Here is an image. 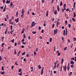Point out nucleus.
Segmentation results:
<instances>
[{
	"mask_svg": "<svg viewBox=\"0 0 76 76\" xmlns=\"http://www.w3.org/2000/svg\"><path fill=\"white\" fill-rule=\"evenodd\" d=\"M59 25H60V23L59 22H58L57 23V26L58 27V26Z\"/></svg>",
	"mask_w": 76,
	"mask_h": 76,
	"instance_id": "obj_36",
	"label": "nucleus"
},
{
	"mask_svg": "<svg viewBox=\"0 0 76 76\" xmlns=\"http://www.w3.org/2000/svg\"><path fill=\"white\" fill-rule=\"evenodd\" d=\"M16 16H18V11L16 13Z\"/></svg>",
	"mask_w": 76,
	"mask_h": 76,
	"instance_id": "obj_49",
	"label": "nucleus"
},
{
	"mask_svg": "<svg viewBox=\"0 0 76 76\" xmlns=\"http://www.w3.org/2000/svg\"><path fill=\"white\" fill-rule=\"evenodd\" d=\"M54 13L55 15H57V10H56L54 12Z\"/></svg>",
	"mask_w": 76,
	"mask_h": 76,
	"instance_id": "obj_37",
	"label": "nucleus"
},
{
	"mask_svg": "<svg viewBox=\"0 0 76 76\" xmlns=\"http://www.w3.org/2000/svg\"><path fill=\"white\" fill-rule=\"evenodd\" d=\"M58 60H57L56 61V63H55V64H57V63H58Z\"/></svg>",
	"mask_w": 76,
	"mask_h": 76,
	"instance_id": "obj_51",
	"label": "nucleus"
},
{
	"mask_svg": "<svg viewBox=\"0 0 76 76\" xmlns=\"http://www.w3.org/2000/svg\"><path fill=\"white\" fill-rule=\"evenodd\" d=\"M24 13H25V10H24L23 9L22 10V12H21V14H24Z\"/></svg>",
	"mask_w": 76,
	"mask_h": 76,
	"instance_id": "obj_5",
	"label": "nucleus"
},
{
	"mask_svg": "<svg viewBox=\"0 0 76 76\" xmlns=\"http://www.w3.org/2000/svg\"><path fill=\"white\" fill-rule=\"evenodd\" d=\"M43 73H44V71H42L41 72V75H43Z\"/></svg>",
	"mask_w": 76,
	"mask_h": 76,
	"instance_id": "obj_35",
	"label": "nucleus"
},
{
	"mask_svg": "<svg viewBox=\"0 0 76 76\" xmlns=\"http://www.w3.org/2000/svg\"><path fill=\"white\" fill-rule=\"evenodd\" d=\"M22 72H21L20 73H18V75H20V76H22Z\"/></svg>",
	"mask_w": 76,
	"mask_h": 76,
	"instance_id": "obj_45",
	"label": "nucleus"
},
{
	"mask_svg": "<svg viewBox=\"0 0 76 76\" xmlns=\"http://www.w3.org/2000/svg\"><path fill=\"white\" fill-rule=\"evenodd\" d=\"M57 67V66H55L53 68V70H54L55 69H56V68Z\"/></svg>",
	"mask_w": 76,
	"mask_h": 76,
	"instance_id": "obj_14",
	"label": "nucleus"
},
{
	"mask_svg": "<svg viewBox=\"0 0 76 76\" xmlns=\"http://www.w3.org/2000/svg\"><path fill=\"white\" fill-rule=\"evenodd\" d=\"M12 6H13V4L12 2H11L10 5V7H12Z\"/></svg>",
	"mask_w": 76,
	"mask_h": 76,
	"instance_id": "obj_10",
	"label": "nucleus"
},
{
	"mask_svg": "<svg viewBox=\"0 0 76 76\" xmlns=\"http://www.w3.org/2000/svg\"><path fill=\"white\" fill-rule=\"evenodd\" d=\"M14 41H15V39H12V40H11L10 41V42H12V43H13L14 42Z\"/></svg>",
	"mask_w": 76,
	"mask_h": 76,
	"instance_id": "obj_23",
	"label": "nucleus"
},
{
	"mask_svg": "<svg viewBox=\"0 0 76 76\" xmlns=\"http://www.w3.org/2000/svg\"><path fill=\"white\" fill-rule=\"evenodd\" d=\"M52 38H50V42H52Z\"/></svg>",
	"mask_w": 76,
	"mask_h": 76,
	"instance_id": "obj_40",
	"label": "nucleus"
},
{
	"mask_svg": "<svg viewBox=\"0 0 76 76\" xmlns=\"http://www.w3.org/2000/svg\"><path fill=\"white\" fill-rule=\"evenodd\" d=\"M15 21L16 22V23H18L19 22V18H18L17 19H15Z\"/></svg>",
	"mask_w": 76,
	"mask_h": 76,
	"instance_id": "obj_3",
	"label": "nucleus"
},
{
	"mask_svg": "<svg viewBox=\"0 0 76 76\" xmlns=\"http://www.w3.org/2000/svg\"><path fill=\"white\" fill-rule=\"evenodd\" d=\"M75 60V58L73 57L72 58H71V60Z\"/></svg>",
	"mask_w": 76,
	"mask_h": 76,
	"instance_id": "obj_43",
	"label": "nucleus"
},
{
	"mask_svg": "<svg viewBox=\"0 0 76 76\" xmlns=\"http://www.w3.org/2000/svg\"><path fill=\"white\" fill-rule=\"evenodd\" d=\"M65 30H66V33H67V29L66 27V28Z\"/></svg>",
	"mask_w": 76,
	"mask_h": 76,
	"instance_id": "obj_41",
	"label": "nucleus"
},
{
	"mask_svg": "<svg viewBox=\"0 0 76 76\" xmlns=\"http://www.w3.org/2000/svg\"><path fill=\"white\" fill-rule=\"evenodd\" d=\"M4 6L5 7L3 10V12H5V11H6V5H5Z\"/></svg>",
	"mask_w": 76,
	"mask_h": 76,
	"instance_id": "obj_7",
	"label": "nucleus"
},
{
	"mask_svg": "<svg viewBox=\"0 0 76 76\" xmlns=\"http://www.w3.org/2000/svg\"><path fill=\"white\" fill-rule=\"evenodd\" d=\"M73 14H74V16H73V17H74V18H75V17H76V14H75V12H74Z\"/></svg>",
	"mask_w": 76,
	"mask_h": 76,
	"instance_id": "obj_13",
	"label": "nucleus"
},
{
	"mask_svg": "<svg viewBox=\"0 0 76 76\" xmlns=\"http://www.w3.org/2000/svg\"><path fill=\"white\" fill-rule=\"evenodd\" d=\"M21 71H22V69H19V73L21 72Z\"/></svg>",
	"mask_w": 76,
	"mask_h": 76,
	"instance_id": "obj_38",
	"label": "nucleus"
},
{
	"mask_svg": "<svg viewBox=\"0 0 76 76\" xmlns=\"http://www.w3.org/2000/svg\"><path fill=\"white\" fill-rule=\"evenodd\" d=\"M54 11H55V9L54 8V7L53 6V7L52 12H54Z\"/></svg>",
	"mask_w": 76,
	"mask_h": 76,
	"instance_id": "obj_22",
	"label": "nucleus"
},
{
	"mask_svg": "<svg viewBox=\"0 0 76 76\" xmlns=\"http://www.w3.org/2000/svg\"><path fill=\"white\" fill-rule=\"evenodd\" d=\"M65 30H64V34H63V35H64V36H65V35H66V33L65 32Z\"/></svg>",
	"mask_w": 76,
	"mask_h": 76,
	"instance_id": "obj_17",
	"label": "nucleus"
},
{
	"mask_svg": "<svg viewBox=\"0 0 76 76\" xmlns=\"http://www.w3.org/2000/svg\"><path fill=\"white\" fill-rule=\"evenodd\" d=\"M4 44H5V43H2V44H1L2 47H3V46H4Z\"/></svg>",
	"mask_w": 76,
	"mask_h": 76,
	"instance_id": "obj_39",
	"label": "nucleus"
},
{
	"mask_svg": "<svg viewBox=\"0 0 76 76\" xmlns=\"http://www.w3.org/2000/svg\"><path fill=\"white\" fill-rule=\"evenodd\" d=\"M7 32V28L6 29V31H5V34H6Z\"/></svg>",
	"mask_w": 76,
	"mask_h": 76,
	"instance_id": "obj_25",
	"label": "nucleus"
},
{
	"mask_svg": "<svg viewBox=\"0 0 76 76\" xmlns=\"http://www.w3.org/2000/svg\"><path fill=\"white\" fill-rule=\"evenodd\" d=\"M72 20H73V21H74V22H75V21H76V20H75V18H72Z\"/></svg>",
	"mask_w": 76,
	"mask_h": 76,
	"instance_id": "obj_32",
	"label": "nucleus"
},
{
	"mask_svg": "<svg viewBox=\"0 0 76 76\" xmlns=\"http://www.w3.org/2000/svg\"><path fill=\"white\" fill-rule=\"evenodd\" d=\"M64 9H62V12L63 13L64 12Z\"/></svg>",
	"mask_w": 76,
	"mask_h": 76,
	"instance_id": "obj_59",
	"label": "nucleus"
},
{
	"mask_svg": "<svg viewBox=\"0 0 76 76\" xmlns=\"http://www.w3.org/2000/svg\"><path fill=\"white\" fill-rule=\"evenodd\" d=\"M65 23H66V25H67V20L65 21Z\"/></svg>",
	"mask_w": 76,
	"mask_h": 76,
	"instance_id": "obj_61",
	"label": "nucleus"
},
{
	"mask_svg": "<svg viewBox=\"0 0 76 76\" xmlns=\"http://www.w3.org/2000/svg\"><path fill=\"white\" fill-rule=\"evenodd\" d=\"M67 50V47H66L65 48H64V50L65 51Z\"/></svg>",
	"mask_w": 76,
	"mask_h": 76,
	"instance_id": "obj_44",
	"label": "nucleus"
},
{
	"mask_svg": "<svg viewBox=\"0 0 76 76\" xmlns=\"http://www.w3.org/2000/svg\"><path fill=\"white\" fill-rule=\"evenodd\" d=\"M4 39V37H2L1 39L2 41Z\"/></svg>",
	"mask_w": 76,
	"mask_h": 76,
	"instance_id": "obj_57",
	"label": "nucleus"
},
{
	"mask_svg": "<svg viewBox=\"0 0 76 76\" xmlns=\"http://www.w3.org/2000/svg\"><path fill=\"white\" fill-rule=\"evenodd\" d=\"M54 32L56 34H57V32H58V30H57V29H56V30H54Z\"/></svg>",
	"mask_w": 76,
	"mask_h": 76,
	"instance_id": "obj_2",
	"label": "nucleus"
},
{
	"mask_svg": "<svg viewBox=\"0 0 76 76\" xmlns=\"http://www.w3.org/2000/svg\"><path fill=\"white\" fill-rule=\"evenodd\" d=\"M35 24H36V23H34V21H33L32 23H31V27L32 28L34 26H35Z\"/></svg>",
	"mask_w": 76,
	"mask_h": 76,
	"instance_id": "obj_1",
	"label": "nucleus"
},
{
	"mask_svg": "<svg viewBox=\"0 0 76 76\" xmlns=\"http://www.w3.org/2000/svg\"><path fill=\"white\" fill-rule=\"evenodd\" d=\"M1 70H2V71H4V66H2V67H1Z\"/></svg>",
	"mask_w": 76,
	"mask_h": 76,
	"instance_id": "obj_20",
	"label": "nucleus"
},
{
	"mask_svg": "<svg viewBox=\"0 0 76 76\" xmlns=\"http://www.w3.org/2000/svg\"><path fill=\"white\" fill-rule=\"evenodd\" d=\"M67 69L68 70H70V67H69V66H68L67 67Z\"/></svg>",
	"mask_w": 76,
	"mask_h": 76,
	"instance_id": "obj_29",
	"label": "nucleus"
},
{
	"mask_svg": "<svg viewBox=\"0 0 76 76\" xmlns=\"http://www.w3.org/2000/svg\"><path fill=\"white\" fill-rule=\"evenodd\" d=\"M74 41H76V38H75V37H74Z\"/></svg>",
	"mask_w": 76,
	"mask_h": 76,
	"instance_id": "obj_58",
	"label": "nucleus"
},
{
	"mask_svg": "<svg viewBox=\"0 0 76 76\" xmlns=\"http://www.w3.org/2000/svg\"><path fill=\"white\" fill-rule=\"evenodd\" d=\"M3 7H4V6H3L2 7H1L0 8V9H3Z\"/></svg>",
	"mask_w": 76,
	"mask_h": 76,
	"instance_id": "obj_60",
	"label": "nucleus"
},
{
	"mask_svg": "<svg viewBox=\"0 0 76 76\" xmlns=\"http://www.w3.org/2000/svg\"><path fill=\"white\" fill-rule=\"evenodd\" d=\"M68 27L69 28H70L71 27V25L70 24H68Z\"/></svg>",
	"mask_w": 76,
	"mask_h": 76,
	"instance_id": "obj_46",
	"label": "nucleus"
},
{
	"mask_svg": "<svg viewBox=\"0 0 76 76\" xmlns=\"http://www.w3.org/2000/svg\"><path fill=\"white\" fill-rule=\"evenodd\" d=\"M2 59V57H1V56H0V61H1Z\"/></svg>",
	"mask_w": 76,
	"mask_h": 76,
	"instance_id": "obj_53",
	"label": "nucleus"
},
{
	"mask_svg": "<svg viewBox=\"0 0 76 76\" xmlns=\"http://www.w3.org/2000/svg\"><path fill=\"white\" fill-rule=\"evenodd\" d=\"M10 3V0H9V1H8V0H7V1L6 2V3H7V4H9V3Z\"/></svg>",
	"mask_w": 76,
	"mask_h": 76,
	"instance_id": "obj_6",
	"label": "nucleus"
},
{
	"mask_svg": "<svg viewBox=\"0 0 76 76\" xmlns=\"http://www.w3.org/2000/svg\"><path fill=\"white\" fill-rule=\"evenodd\" d=\"M72 72H71L69 74V76H71L72 75Z\"/></svg>",
	"mask_w": 76,
	"mask_h": 76,
	"instance_id": "obj_34",
	"label": "nucleus"
},
{
	"mask_svg": "<svg viewBox=\"0 0 76 76\" xmlns=\"http://www.w3.org/2000/svg\"><path fill=\"white\" fill-rule=\"evenodd\" d=\"M38 67H39V69H41V65H38Z\"/></svg>",
	"mask_w": 76,
	"mask_h": 76,
	"instance_id": "obj_18",
	"label": "nucleus"
},
{
	"mask_svg": "<svg viewBox=\"0 0 76 76\" xmlns=\"http://www.w3.org/2000/svg\"><path fill=\"white\" fill-rule=\"evenodd\" d=\"M24 15V14H22V15H21V17L22 18H23V15Z\"/></svg>",
	"mask_w": 76,
	"mask_h": 76,
	"instance_id": "obj_24",
	"label": "nucleus"
},
{
	"mask_svg": "<svg viewBox=\"0 0 76 76\" xmlns=\"http://www.w3.org/2000/svg\"><path fill=\"white\" fill-rule=\"evenodd\" d=\"M62 5H63V2H62V1H61L60 4V6H61Z\"/></svg>",
	"mask_w": 76,
	"mask_h": 76,
	"instance_id": "obj_21",
	"label": "nucleus"
},
{
	"mask_svg": "<svg viewBox=\"0 0 76 76\" xmlns=\"http://www.w3.org/2000/svg\"><path fill=\"white\" fill-rule=\"evenodd\" d=\"M53 73H54V74H56V73H57V72L56 71H53Z\"/></svg>",
	"mask_w": 76,
	"mask_h": 76,
	"instance_id": "obj_54",
	"label": "nucleus"
},
{
	"mask_svg": "<svg viewBox=\"0 0 76 76\" xmlns=\"http://www.w3.org/2000/svg\"><path fill=\"white\" fill-rule=\"evenodd\" d=\"M32 34H36V33H37V32H36V31H33L32 32Z\"/></svg>",
	"mask_w": 76,
	"mask_h": 76,
	"instance_id": "obj_28",
	"label": "nucleus"
},
{
	"mask_svg": "<svg viewBox=\"0 0 76 76\" xmlns=\"http://www.w3.org/2000/svg\"><path fill=\"white\" fill-rule=\"evenodd\" d=\"M14 68V66L13 65L12 66L11 69H12V70H13V69Z\"/></svg>",
	"mask_w": 76,
	"mask_h": 76,
	"instance_id": "obj_48",
	"label": "nucleus"
},
{
	"mask_svg": "<svg viewBox=\"0 0 76 76\" xmlns=\"http://www.w3.org/2000/svg\"><path fill=\"white\" fill-rule=\"evenodd\" d=\"M70 64H75V62L73 61H71Z\"/></svg>",
	"mask_w": 76,
	"mask_h": 76,
	"instance_id": "obj_9",
	"label": "nucleus"
},
{
	"mask_svg": "<svg viewBox=\"0 0 76 76\" xmlns=\"http://www.w3.org/2000/svg\"><path fill=\"white\" fill-rule=\"evenodd\" d=\"M25 54V52H24L23 53H22V56H24Z\"/></svg>",
	"mask_w": 76,
	"mask_h": 76,
	"instance_id": "obj_42",
	"label": "nucleus"
},
{
	"mask_svg": "<svg viewBox=\"0 0 76 76\" xmlns=\"http://www.w3.org/2000/svg\"><path fill=\"white\" fill-rule=\"evenodd\" d=\"M57 53L58 54V56H60V53H59V51L58 50L57 51Z\"/></svg>",
	"mask_w": 76,
	"mask_h": 76,
	"instance_id": "obj_4",
	"label": "nucleus"
},
{
	"mask_svg": "<svg viewBox=\"0 0 76 76\" xmlns=\"http://www.w3.org/2000/svg\"><path fill=\"white\" fill-rule=\"evenodd\" d=\"M7 19H9V17H8V15H7L6 16Z\"/></svg>",
	"mask_w": 76,
	"mask_h": 76,
	"instance_id": "obj_63",
	"label": "nucleus"
},
{
	"mask_svg": "<svg viewBox=\"0 0 76 76\" xmlns=\"http://www.w3.org/2000/svg\"><path fill=\"white\" fill-rule=\"evenodd\" d=\"M55 26V25L54 24V23H53L52 25V28H54Z\"/></svg>",
	"mask_w": 76,
	"mask_h": 76,
	"instance_id": "obj_33",
	"label": "nucleus"
},
{
	"mask_svg": "<svg viewBox=\"0 0 76 76\" xmlns=\"http://www.w3.org/2000/svg\"><path fill=\"white\" fill-rule=\"evenodd\" d=\"M64 61V59L63 58H62L61 59V64H62L63 63V61Z\"/></svg>",
	"mask_w": 76,
	"mask_h": 76,
	"instance_id": "obj_15",
	"label": "nucleus"
},
{
	"mask_svg": "<svg viewBox=\"0 0 76 76\" xmlns=\"http://www.w3.org/2000/svg\"><path fill=\"white\" fill-rule=\"evenodd\" d=\"M10 28H11V30H12V28H13V26L12 25H11L10 26Z\"/></svg>",
	"mask_w": 76,
	"mask_h": 76,
	"instance_id": "obj_31",
	"label": "nucleus"
},
{
	"mask_svg": "<svg viewBox=\"0 0 76 76\" xmlns=\"http://www.w3.org/2000/svg\"><path fill=\"white\" fill-rule=\"evenodd\" d=\"M66 4H65L64 5V8H66Z\"/></svg>",
	"mask_w": 76,
	"mask_h": 76,
	"instance_id": "obj_30",
	"label": "nucleus"
},
{
	"mask_svg": "<svg viewBox=\"0 0 76 76\" xmlns=\"http://www.w3.org/2000/svg\"><path fill=\"white\" fill-rule=\"evenodd\" d=\"M42 33H44V29H42Z\"/></svg>",
	"mask_w": 76,
	"mask_h": 76,
	"instance_id": "obj_64",
	"label": "nucleus"
},
{
	"mask_svg": "<svg viewBox=\"0 0 76 76\" xmlns=\"http://www.w3.org/2000/svg\"><path fill=\"white\" fill-rule=\"evenodd\" d=\"M62 69H63V67H62V66L61 67V71H62Z\"/></svg>",
	"mask_w": 76,
	"mask_h": 76,
	"instance_id": "obj_47",
	"label": "nucleus"
},
{
	"mask_svg": "<svg viewBox=\"0 0 76 76\" xmlns=\"http://www.w3.org/2000/svg\"><path fill=\"white\" fill-rule=\"evenodd\" d=\"M75 4H76V2L75 1L74 3V9H75Z\"/></svg>",
	"mask_w": 76,
	"mask_h": 76,
	"instance_id": "obj_11",
	"label": "nucleus"
},
{
	"mask_svg": "<svg viewBox=\"0 0 76 76\" xmlns=\"http://www.w3.org/2000/svg\"><path fill=\"white\" fill-rule=\"evenodd\" d=\"M30 69L31 70V72H33V67H31L30 68Z\"/></svg>",
	"mask_w": 76,
	"mask_h": 76,
	"instance_id": "obj_26",
	"label": "nucleus"
},
{
	"mask_svg": "<svg viewBox=\"0 0 76 76\" xmlns=\"http://www.w3.org/2000/svg\"><path fill=\"white\" fill-rule=\"evenodd\" d=\"M57 10H58V12L60 11V7H59V6H58V5L57 6Z\"/></svg>",
	"mask_w": 76,
	"mask_h": 76,
	"instance_id": "obj_8",
	"label": "nucleus"
},
{
	"mask_svg": "<svg viewBox=\"0 0 76 76\" xmlns=\"http://www.w3.org/2000/svg\"><path fill=\"white\" fill-rule=\"evenodd\" d=\"M1 75H4V74H5V72H4V71H3L2 72H1Z\"/></svg>",
	"mask_w": 76,
	"mask_h": 76,
	"instance_id": "obj_16",
	"label": "nucleus"
},
{
	"mask_svg": "<svg viewBox=\"0 0 76 76\" xmlns=\"http://www.w3.org/2000/svg\"><path fill=\"white\" fill-rule=\"evenodd\" d=\"M2 1H3V3H5V2H6L5 0H2Z\"/></svg>",
	"mask_w": 76,
	"mask_h": 76,
	"instance_id": "obj_55",
	"label": "nucleus"
},
{
	"mask_svg": "<svg viewBox=\"0 0 76 76\" xmlns=\"http://www.w3.org/2000/svg\"><path fill=\"white\" fill-rule=\"evenodd\" d=\"M48 11H47L46 12V13L47 17H48Z\"/></svg>",
	"mask_w": 76,
	"mask_h": 76,
	"instance_id": "obj_19",
	"label": "nucleus"
},
{
	"mask_svg": "<svg viewBox=\"0 0 76 76\" xmlns=\"http://www.w3.org/2000/svg\"><path fill=\"white\" fill-rule=\"evenodd\" d=\"M23 37L24 38H26V36H25V34H23Z\"/></svg>",
	"mask_w": 76,
	"mask_h": 76,
	"instance_id": "obj_52",
	"label": "nucleus"
},
{
	"mask_svg": "<svg viewBox=\"0 0 76 76\" xmlns=\"http://www.w3.org/2000/svg\"><path fill=\"white\" fill-rule=\"evenodd\" d=\"M34 56H36V55L37 54V53H36V51H34Z\"/></svg>",
	"mask_w": 76,
	"mask_h": 76,
	"instance_id": "obj_27",
	"label": "nucleus"
},
{
	"mask_svg": "<svg viewBox=\"0 0 76 76\" xmlns=\"http://www.w3.org/2000/svg\"><path fill=\"white\" fill-rule=\"evenodd\" d=\"M69 8L67 9L66 10V12H68V11H69Z\"/></svg>",
	"mask_w": 76,
	"mask_h": 76,
	"instance_id": "obj_56",
	"label": "nucleus"
},
{
	"mask_svg": "<svg viewBox=\"0 0 76 76\" xmlns=\"http://www.w3.org/2000/svg\"><path fill=\"white\" fill-rule=\"evenodd\" d=\"M54 1V0H52V2H51L52 4H53Z\"/></svg>",
	"mask_w": 76,
	"mask_h": 76,
	"instance_id": "obj_50",
	"label": "nucleus"
},
{
	"mask_svg": "<svg viewBox=\"0 0 76 76\" xmlns=\"http://www.w3.org/2000/svg\"><path fill=\"white\" fill-rule=\"evenodd\" d=\"M41 29V27L40 26H39V27L38 29L39 30Z\"/></svg>",
	"mask_w": 76,
	"mask_h": 76,
	"instance_id": "obj_62",
	"label": "nucleus"
},
{
	"mask_svg": "<svg viewBox=\"0 0 76 76\" xmlns=\"http://www.w3.org/2000/svg\"><path fill=\"white\" fill-rule=\"evenodd\" d=\"M24 30H25V29L23 28L22 31H21V34H23V33H24Z\"/></svg>",
	"mask_w": 76,
	"mask_h": 76,
	"instance_id": "obj_12",
	"label": "nucleus"
}]
</instances>
